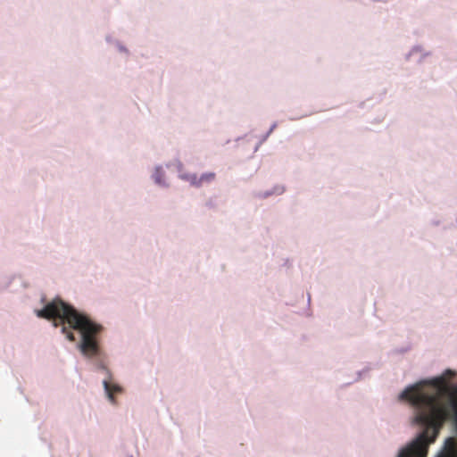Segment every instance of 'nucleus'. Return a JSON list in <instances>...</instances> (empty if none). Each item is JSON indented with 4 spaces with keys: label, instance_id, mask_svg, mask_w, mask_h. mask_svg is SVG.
Wrapping results in <instances>:
<instances>
[{
    "label": "nucleus",
    "instance_id": "0eeeda50",
    "mask_svg": "<svg viewBox=\"0 0 457 457\" xmlns=\"http://www.w3.org/2000/svg\"><path fill=\"white\" fill-rule=\"evenodd\" d=\"M160 172H161L160 169H157V170H156V173H155V175H154L155 181H156L157 183H159V184H161V183H162V181H161V173H160Z\"/></svg>",
    "mask_w": 457,
    "mask_h": 457
},
{
    "label": "nucleus",
    "instance_id": "423d86ee",
    "mask_svg": "<svg viewBox=\"0 0 457 457\" xmlns=\"http://www.w3.org/2000/svg\"><path fill=\"white\" fill-rule=\"evenodd\" d=\"M216 178V174L214 172H205L203 173L199 177V187H202L204 184H209L212 182Z\"/></svg>",
    "mask_w": 457,
    "mask_h": 457
},
{
    "label": "nucleus",
    "instance_id": "f257e3e1",
    "mask_svg": "<svg viewBox=\"0 0 457 457\" xmlns=\"http://www.w3.org/2000/svg\"><path fill=\"white\" fill-rule=\"evenodd\" d=\"M448 395L444 376L417 383L402 392L400 399L414 407L413 422L424 429L399 457H427L428 445L436 441L444 423L452 417L457 421V399Z\"/></svg>",
    "mask_w": 457,
    "mask_h": 457
},
{
    "label": "nucleus",
    "instance_id": "7ed1b4c3",
    "mask_svg": "<svg viewBox=\"0 0 457 457\" xmlns=\"http://www.w3.org/2000/svg\"><path fill=\"white\" fill-rule=\"evenodd\" d=\"M438 457H457V442L453 437H448L444 445V450Z\"/></svg>",
    "mask_w": 457,
    "mask_h": 457
},
{
    "label": "nucleus",
    "instance_id": "39448f33",
    "mask_svg": "<svg viewBox=\"0 0 457 457\" xmlns=\"http://www.w3.org/2000/svg\"><path fill=\"white\" fill-rule=\"evenodd\" d=\"M180 178L189 182L192 186L199 187V177L195 173H184L180 175Z\"/></svg>",
    "mask_w": 457,
    "mask_h": 457
},
{
    "label": "nucleus",
    "instance_id": "f03ea898",
    "mask_svg": "<svg viewBox=\"0 0 457 457\" xmlns=\"http://www.w3.org/2000/svg\"><path fill=\"white\" fill-rule=\"evenodd\" d=\"M39 318L53 320L54 327H62V333L70 341H75V336L71 330L80 333L81 342L79 347L81 353L88 357L99 353L96 335L102 330V326L92 321L87 315L79 313L71 305L56 298L47 303L42 310L37 311Z\"/></svg>",
    "mask_w": 457,
    "mask_h": 457
},
{
    "label": "nucleus",
    "instance_id": "20e7f679",
    "mask_svg": "<svg viewBox=\"0 0 457 457\" xmlns=\"http://www.w3.org/2000/svg\"><path fill=\"white\" fill-rule=\"evenodd\" d=\"M104 387L110 402L115 404L116 401L114 398V394L120 393L122 391V388L119 385L112 384L107 380L104 381Z\"/></svg>",
    "mask_w": 457,
    "mask_h": 457
}]
</instances>
